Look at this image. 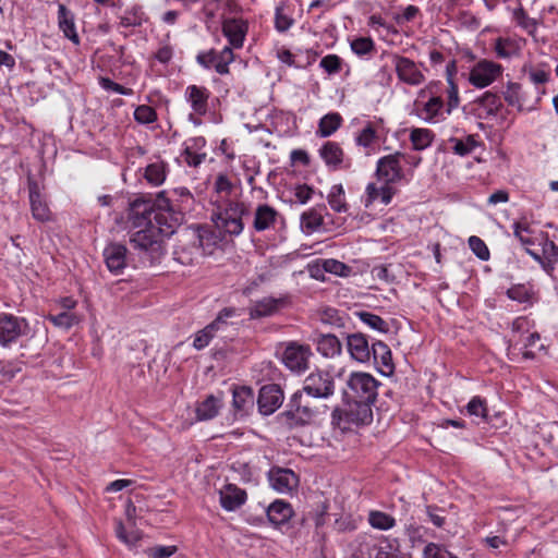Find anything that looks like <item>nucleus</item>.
I'll use <instances>...</instances> for the list:
<instances>
[{
  "mask_svg": "<svg viewBox=\"0 0 558 558\" xmlns=\"http://www.w3.org/2000/svg\"><path fill=\"white\" fill-rule=\"evenodd\" d=\"M531 331V323L526 317H517L511 325V337L509 345V354L517 350V347L521 343V338Z\"/></svg>",
  "mask_w": 558,
  "mask_h": 558,
  "instance_id": "58836bf2",
  "label": "nucleus"
},
{
  "mask_svg": "<svg viewBox=\"0 0 558 558\" xmlns=\"http://www.w3.org/2000/svg\"><path fill=\"white\" fill-rule=\"evenodd\" d=\"M359 316L360 319L369 328L380 332L388 331V325L380 316L369 312H361Z\"/></svg>",
  "mask_w": 558,
  "mask_h": 558,
  "instance_id": "680f3d73",
  "label": "nucleus"
},
{
  "mask_svg": "<svg viewBox=\"0 0 558 558\" xmlns=\"http://www.w3.org/2000/svg\"><path fill=\"white\" fill-rule=\"evenodd\" d=\"M220 505L226 511H234L247 499L246 492L234 484L225 485L219 492Z\"/></svg>",
  "mask_w": 558,
  "mask_h": 558,
  "instance_id": "a878e982",
  "label": "nucleus"
},
{
  "mask_svg": "<svg viewBox=\"0 0 558 558\" xmlns=\"http://www.w3.org/2000/svg\"><path fill=\"white\" fill-rule=\"evenodd\" d=\"M47 319L51 322L56 327L63 329H70L81 322V317L77 314L68 311H63L56 315L49 314Z\"/></svg>",
  "mask_w": 558,
  "mask_h": 558,
  "instance_id": "864d4df0",
  "label": "nucleus"
},
{
  "mask_svg": "<svg viewBox=\"0 0 558 558\" xmlns=\"http://www.w3.org/2000/svg\"><path fill=\"white\" fill-rule=\"evenodd\" d=\"M459 105L460 96L454 87L446 90L440 82H429L417 92L414 112L424 122L436 124L445 121Z\"/></svg>",
  "mask_w": 558,
  "mask_h": 558,
  "instance_id": "f03ea898",
  "label": "nucleus"
},
{
  "mask_svg": "<svg viewBox=\"0 0 558 558\" xmlns=\"http://www.w3.org/2000/svg\"><path fill=\"white\" fill-rule=\"evenodd\" d=\"M395 547L387 538H380L368 548V558H395Z\"/></svg>",
  "mask_w": 558,
  "mask_h": 558,
  "instance_id": "603ef678",
  "label": "nucleus"
},
{
  "mask_svg": "<svg viewBox=\"0 0 558 558\" xmlns=\"http://www.w3.org/2000/svg\"><path fill=\"white\" fill-rule=\"evenodd\" d=\"M58 22L59 28L63 35L73 44L77 45L80 43V37L76 32L73 15L63 4L59 5Z\"/></svg>",
  "mask_w": 558,
  "mask_h": 558,
  "instance_id": "e433bc0d",
  "label": "nucleus"
},
{
  "mask_svg": "<svg viewBox=\"0 0 558 558\" xmlns=\"http://www.w3.org/2000/svg\"><path fill=\"white\" fill-rule=\"evenodd\" d=\"M128 228L130 243L143 258L154 263L162 255V243L175 232L168 214L155 211L149 199L136 197L129 203Z\"/></svg>",
  "mask_w": 558,
  "mask_h": 558,
  "instance_id": "f257e3e1",
  "label": "nucleus"
},
{
  "mask_svg": "<svg viewBox=\"0 0 558 558\" xmlns=\"http://www.w3.org/2000/svg\"><path fill=\"white\" fill-rule=\"evenodd\" d=\"M515 23L523 28L529 35H534L537 29V22L530 17L523 9H517L513 12Z\"/></svg>",
  "mask_w": 558,
  "mask_h": 558,
  "instance_id": "13d9d810",
  "label": "nucleus"
},
{
  "mask_svg": "<svg viewBox=\"0 0 558 558\" xmlns=\"http://www.w3.org/2000/svg\"><path fill=\"white\" fill-rule=\"evenodd\" d=\"M206 140L203 136H195L184 142L185 161L191 167L199 166L206 158Z\"/></svg>",
  "mask_w": 558,
  "mask_h": 558,
  "instance_id": "c85d7f7f",
  "label": "nucleus"
},
{
  "mask_svg": "<svg viewBox=\"0 0 558 558\" xmlns=\"http://www.w3.org/2000/svg\"><path fill=\"white\" fill-rule=\"evenodd\" d=\"M316 351L326 359H335L342 352L340 340L331 333H320L313 339Z\"/></svg>",
  "mask_w": 558,
  "mask_h": 558,
  "instance_id": "c756f323",
  "label": "nucleus"
},
{
  "mask_svg": "<svg viewBox=\"0 0 558 558\" xmlns=\"http://www.w3.org/2000/svg\"><path fill=\"white\" fill-rule=\"evenodd\" d=\"M512 228L514 236L521 242L522 245H533L539 240V236H534V230L525 218L514 221Z\"/></svg>",
  "mask_w": 558,
  "mask_h": 558,
  "instance_id": "37998d69",
  "label": "nucleus"
},
{
  "mask_svg": "<svg viewBox=\"0 0 558 558\" xmlns=\"http://www.w3.org/2000/svg\"><path fill=\"white\" fill-rule=\"evenodd\" d=\"M355 409H350L348 420L355 424H369L373 421L372 405L375 402H353Z\"/></svg>",
  "mask_w": 558,
  "mask_h": 558,
  "instance_id": "ea45409f",
  "label": "nucleus"
},
{
  "mask_svg": "<svg viewBox=\"0 0 558 558\" xmlns=\"http://www.w3.org/2000/svg\"><path fill=\"white\" fill-rule=\"evenodd\" d=\"M392 198L391 187L385 183L381 186H377L375 183H368L365 189V195L363 203L366 208L371 207L375 202H380L384 205H388Z\"/></svg>",
  "mask_w": 558,
  "mask_h": 558,
  "instance_id": "7c9ffc66",
  "label": "nucleus"
},
{
  "mask_svg": "<svg viewBox=\"0 0 558 558\" xmlns=\"http://www.w3.org/2000/svg\"><path fill=\"white\" fill-rule=\"evenodd\" d=\"M410 141L415 150H424L434 141V133L429 129L415 128L411 130Z\"/></svg>",
  "mask_w": 558,
  "mask_h": 558,
  "instance_id": "49530a36",
  "label": "nucleus"
},
{
  "mask_svg": "<svg viewBox=\"0 0 558 558\" xmlns=\"http://www.w3.org/2000/svg\"><path fill=\"white\" fill-rule=\"evenodd\" d=\"M424 558H458L445 547L435 543H428L423 550Z\"/></svg>",
  "mask_w": 558,
  "mask_h": 558,
  "instance_id": "774afa93",
  "label": "nucleus"
},
{
  "mask_svg": "<svg viewBox=\"0 0 558 558\" xmlns=\"http://www.w3.org/2000/svg\"><path fill=\"white\" fill-rule=\"evenodd\" d=\"M523 71L529 74L530 81L534 85L545 84L549 81L550 72L545 70L543 66H532L525 64Z\"/></svg>",
  "mask_w": 558,
  "mask_h": 558,
  "instance_id": "bf43d9fd",
  "label": "nucleus"
},
{
  "mask_svg": "<svg viewBox=\"0 0 558 558\" xmlns=\"http://www.w3.org/2000/svg\"><path fill=\"white\" fill-rule=\"evenodd\" d=\"M116 535L117 537L129 547H133L141 539L142 535L138 530L132 529L131 531H126L125 526L122 522H117L116 524Z\"/></svg>",
  "mask_w": 558,
  "mask_h": 558,
  "instance_id": "6e6d98bb",
  "label": "nucleus"
},
{
  "mask_svg": "<svg viewBox=\"0 0 558 558\" xmlns=\"http://www.w3.org/2000/svg\"><path fill=\"white\" fill-rule=\"evenodd\" d=\"M345 386L344 393L352 402H376L380 383L369 373L352 372Z\"/></svg>",
  "mask_w": 558,
  "mask_h": 558,
  "instance_id": "7ed1b4c3",
  "label": "nucleus"
},
{
  "mask_svg": "<svg viewBox=\"0 0 558 558\" xmlns=\"http://www.w3.org/2000/svg\"><path fill=\"white\" fill-rule=\"evenodd\" d=\"M265 512L268 522L274 527H279L288 523L294 514L291 504L283 499H276L269 504L265 507Z\"/></svg>",
  "mask_w": 558,
  "mask_h": 558,
  "instance_id": "412c9836",
  "label": "nucleus"
},
{
  "mask_svg": "<svg viewBox=\"0 0 558 558\" xmlns=\"http://www.w3.org/2000/svg\"><path fill=\"white\" fill-rule=\"evenodd\" d=\"M269 486L279 494H290L299 486V476L290 469L272 466L267 472Z\"/></svg>",
  "mask_w": 558,
  "mask_h": 558,
  "instance_id": "4468645a",
  "label": "nucleus"
},
{
  "mask_svg": "<svg viewBox=\"0 0 558 558\" xmlns=\"http://www.w3.org/2000/svg\"><path fill=\"white\" fill-rule=\"evenodd\" d=\"M335 389V379L331 374L315 369L305 377L301 391L312 398L328 399L333 396Z\"/></svg>",
  "mask_w": 558,
  "mask_h": 558,
  "instance_id": "6e6552de",
  "label": "nucleus"
},
{
  "mask_svg": "<svg viewBox=\"0 0 558 558\" xmlns=\"http://www.w3.org/2000/svg\"><path fill=\"white\" fill-rule=\"evenodd\" d=\"M537 242L542 252L537 253L536 251L526 247V253L541 265L542 269L547 275L553 277L558 265V245L543 233L539 234V240Z\"/></svg>",
  "mask_w": 558,
  "mask_h": 558,
  "instance_id": "f8f14e48",
  "label": "nucleus"
},
{
  "mask_svg": "<svg viewBox=\"0 0 558 558\" xmlns=\"http://www.w3.org/2000/svg\"><path fill=\"white\" fill-rule=\"evenodd\" d=\"M504 73V66L493 60L481 59L464 74L470 85L482 89L496 82Z\"/></svg>",
  "mask_w": 558,
  "mask_h": 558,
  "instance_id": "0eeeda50",
  "label": "nucleus"
},
{
  "mask_svg": "<svg viewBox=\"0 0 558 558\" xmlns=\"http://www.w3.org/2000/svg\"><path fill=\"white\" fill-rule=\"evenodd\" d=\"M168 166L165 161L157 159L145 167L144 178L151 186L161 185L167 178Z\"/></svg>",
  "mask_w": 558,
  "mask_h": 558,
  "instance_id": "4c0bfd02",
  "label": "nucleus"
},
{
  "mask_svg": "<svg viewBox=\"0 0 558 558\" xmlns=\"http://www.w3.org/2000/svg\"><path fill=\"white\" fill-rule=\"evenodd\" d=\"M290 304V298L288 295H281L279 298L265 296L256 301L250 307V317L253 319L272 316L278 313L281 308L287 307Z\"/></svg>",
  "mask_w": 558,
  "mask_h": 558,
  "instance_id": "dca6fc26",
  "label": "nucleus"
},
{
  "mask_svg": "<svg viewBox=\"0 0 558 558\" xmlns=\"http://www.w3.org/2000/svg\"><path fill=\"white\" fill-rule=\"evenodd\" d=\"M388 134V129L381 118H375L367 121L365 125L356 133L354 141L355 144L363 148L365 155L371 156L378 151L379 143L385 140Z\"/></svg>",
  "mask_w": 558,
  "mask_h": 558,
  "instance_id": "423d86ee",
  "label": "nucleus"
},
{
  "mask_svg": "<svg viewBox=\"0 0 558 558\" xmlns=\"http://www.w3.org/2000/svg\"><path fill=\"white\" fill-rule=\"evenodd\" d=\"M347 350L350 357L359 363L365 364L371 361L372 345L362 333H351L347 337Z\"/></svg>",
  "mask_w": 558,
  "mask_h": 558,
  "instance_id": "5701e85b",
  "label": "nucleus"
},
{
  "mask_svg": "<svg viewBox=\"0 0 558 558\" xmlns=\"http://www.w3.org/2000/svg\"><path fill=\"white\" fill-rule=\"evenodd\" d=\"M128 248L120 243H110L104 250V258L107 268L114 275H119L126 267Z\"/></svg>",
  "mask_w": 558,
  "mask_h": 558,
  "instance_id": "aec40b11",
  "label": "nucleus"
},
{
  "mask_svg": "<svg viewBox=\"0 0 558 558\" xmlns=\"http://www.w3.org/2000/svg\"><path fill=\"white\" fill-rule=\"evenodd\" d=\"M525 43V39L521 37H498L494 40L493 49L498 58L511 59L521 54Z\"/></svg>",
  "mask_w": 558,
  "mask_h": 558,
  "instance_id": "6ab92c4d",
  "label": "nucleus"
},
{
  "mask_svg": "<svg viewBox=\"0 0 558 558\" xmlns=\"http://www.w3.org/2000/svg\"><path fill=\"white\" fill-rule=\"evenodd\" d=\"M541 341V337L536 331H530L521 338V343L517 347L523 357L526 360L533 359L535 356L533 349L534 348H543L542 344H538Z\"/></svg>",
  "mask_w": 558,
  "mask_h": 558,
  "instance_id": "09e8293b",
  "label": "nucleus"
},
{
  "mask_svg": "<svg viewBox=\"0 0 558 558\" xmlns=\"http://www.w3.org/2000/svg\"><path fill=\"white\" fill-rule=\"evenodd\" d=\"M294 20L292 17V11L286 1H280L275 9V28L279 33H284L291 28Z\"/></svg>",
  "mask_w": 558,
  "mask_h": 558,
  "instance_id": "a19ab883",
  "label": "nucleus"
},
{
  "mask_svg": "<svg viewBox=\"0 0 558 558\" xmlns=\"http://www.w3.org/2000/svg\"><path fill=\"white\" fill-rule=\"evenodd\" d=\"M289 412L302 422H308L315 416V411L304 400L303 391H296L292 395L289 402Z\"/></svg>",
  "mask_w": 558,
  "mask_h": 558,
  "instance_id": "72a5a7b5",
  "label": "nucleus"
},
{
  "mask_svg": "<svg viewBox=\"0 0 558 558\" xmlns=\"http://www.w3.org/2000/svg\"><path fill=\"white\" fill-rule=\"evenodd\" d=\"M372 356L377 369L383 375H390L393 373L395 365L392 362V353L385 342L375 341L372 343L371 357Z\"/></svg>",
  "mask_w": 558,
  "mask_h": 558,
  "instance_id": "bb28decb",
  "label": "nucleus"
},
{
  "mask_svg": "<svg viewBox=\"0 0 558 558\" xmlns=\"http://www.w3.org/2000/svg\"><path fill=\"white\" fill-rule=\"evenodd\" d=\"M134 119L141 124H150L157 120L155 109L147 105H141L134 110Z\"/></svg>",
  "mask_w": 558,
  "mask_h": 558,
  "instance_id": "0e129e2a",
  "label": "nucleus"
},
{
  "mask_svg": "<svg viewBox=\"0 0 558 558\" xmlns=\"http://www.w3.org/2000/svg\"><path fill=\"white\" fill-rule=\"evenodd\" d=\"M505 101L511 106L515 107L519 111L524 109V95L522 90V86L519 83L508 82L505 90L502 92Z\"/></svg>",
  "mask_w": 558,
  "mask_h": 558,
  "instance_id": "a18cd8bd",
  "label": "nucleus"
},
{
  "mask_svg": "<svg viewBox=\"0 0 558 558\" xmlns=\"http://www.w3.org/2000/svg\"><path fill=\"white\" fill-rule=\"evenodd\" d=\"M342 59L337 54H327L319 62V66L329 75L338 74L342 70Z\"/></svg>",
  "mask_w": 558,
  "mask_h": 558,
  "instance_id": "e2e57ef3",
  "label": "nucleus"
},
{
  "mask_svg": "<svg viewBox=\"0 0 558 558\" xmlns=\"http://www.w3.org/2000/svg\"><path fill=\"white\" fill-rule=\"evenodd\" d=\"M222 408V398L209 395L196 407L195 413L198 421H208L216 417Z\"/></svg>",
  "mask_w": 558,
  "mask_h": 558,
  "instance_id": "f704fd0d",
  "label": "nucleus"
},
{
  "mask_svg": "<svg viewBox=\"0 0 558 558\" xmlns=\"http://www.w3.org/2000/svg\"><path fill=\"white\" fill-rule=\"evenodd\" d=\"M210 92L199 85H189L184 90V99L189 104L192 111L198 114H206L208 112V100Z\"/></svg>",
  "mask_w": 558,
  "mask_h": 558,
  "instance_id": "4be33fe9",
  "label": "nucleus"
},
{
  "mask_svg": "<svg viewBox=\"0 0 558 558\" xmlns=\"http://www.w3.org/2000/svg\"><path fill=\"white\" fill-rule=\"evenodd\" d=\"M193 202V195L186 187H178L171 192L169 198L163 197V192L159 194L158 206L167 211L177 209H186Z\"/></svg>",
  "mask_w": 558,
  "mask_h": 558,
  "instance_id": "b1692460",
  "label": "nucleus"
},
{
  "mask_svg": "<svg viewBox=\"0 0 558 558\" xmlns=\"http://www.w3.org/2000/svg\"><path fill=\"white\" fill-rule=\"evenodd\" d=\"M351 49L356 56L366 57L374 51L375 45L369 37H359L352 40Z\"/></svg>",
  "mask_w": 558,
  "mask_h": 558,
  "instance_id": "052dcab7",
  "label": "nucleus"
},
{
  "mask_svg": "<svg viewBox=\"0 0 558 558\" xmlns=\"http://www.w3.org/2000/svg\"><path fill=\"white\" fill-rule=\"evenodd\" d=\"M32 335V328L25 317L16 316L10 313L0 314V345L10 348L16 344L22 338H28Z\"/></svg>",
  "mask_w": 558,
  "mask_h": 558,
  "instance_id": "39448f33",
  "label": "nucleus"
},
{
  "mask_svg": "<svg viewBox=\"0 0 558 558\" xmlns=\"http://www.w3.org/2000/svg\"><path fill=\"white\" fill-rule=\"evenodd\" d=\"M279 218L278 211L267 205H258L254 211L253 228L257 232L274 229Z\"/></svg>",
  "mask_w": 558,
  "mask_h": 558,
  "instance_id": "cd10ccee",
  "label": "nucleus"
},
{
  "mask_svg": "<svg viewBox=\"0 0 558 558\" xmlns=\"http://www.w3.org/2000/svg\"><path fill=\"white\" fill-rule=\"evenodd\" d=\"M392 64L400 82L410 86H418L425 81L421 66L413 60L400 54H393Z\"/></svg>",
  "mask_w": 558,
  "mask_h": 558,
  "instance_id": "ddd939ff",
  "label": "nucleus"
},
{
  "mask_svg": "<svg viewBox=\"0 0 558 558\" xmlns=\"http://www.w3.org/2000/svg\"><path fill=\"white\" fill-rule=\"evenodd\" d=\"M234 61V53L231 47H223L220 51L208 49L199 51L196 56V62L205 70L214 69L218 74L229 73V65Z\"/></svg>",
  "mask_w": 558,
  "mask_h": 558,
  "instance_id": "9d476101",
  "label": "nucleus"
},
{
  "mask_svg": "<svg viewBox=\"0 0 558 558\" xmlns=\"http://www.w3.org/2000/svg\"><path fill=\"white\" fill-rule=\"evenodd\" d=\"M29 203L34 219L40 222L49 221L51 219V211L46 201L38 192L36 184L29 186Z\"/></svg>",
  "mask_w": 558,
  "mask_h": 558,
  "instance_id": "473e14b6",
  "label": "nucleus"
},
{
  "mask_svg": "<svg viewBox=\"0 0 558 558\" xmlns=\"http://www.w3.org/2000/svg\"><path fill=\"white\" fill-rule=\"evenodd\" d=\"M320 266L326 272L340 277H348L351 274V268L348 265L333 258L320 259Z\"/></svg>",
  "mask_w": 558,
  "mask_h": 558,
  "instance_id": "5fc2aeb1",
  "label": "nucleus"
},
{
  "mask_svg": "<svg viewBox=\"0 0 558 558\" xmlns=\"http://www.w3.org/2000/svg\"><path fill=\"white\" fill-rule=\"evenodd\" d=\"M342 123V117L338 112H330L320 118L316 135L319 137H328L332 135Z\"/></svg>",
  "mask_w": 558,
  "mask_h": 558,
  "instance_id": "79ce46f5",
  "label": "nucleus"
},
{
  "mask_svg": "<svg viewBox=\"0 0 558 558\" xmlns=\"http://www.w3.org/2000/svg\"><path fill=\"white\" fill-rule=\"evenodd\" d=\"M312 356L313 352L308 344L290 341L284 345L281 361L291 372L302 374L308 369Z\"/></svg>",
  "mask_w": 558,
  "mask_h": 558,
  "instance_id": "1a4fd4ad",
  "label": "nucleus"
},
{
  "mask_svg": "<svg viewBox=\"0 0 558 558\" xmlns=\"http://www.w3.org/2000/svg\"><path fill=\"white\" fill-rule=\"evenodd\" d=\"M449 143L451 144L452 151L459 156H468L478 146V142L473 135H468L464 138L452 137L449 140Z\"/></svg>",
  "mask_w": 558,
  "mask_h": 558,
  "instance_id": "8fccbe9b",
  "label": "nucleus"
},
{
  "mask_svg": "<svg viewBox=\"0 0 558 558\" xmlns=\"http://www.w3.org/2000/svg\"><path fill=\"white\" fill-rule=\"evenodd\" d=\"M469 246L471 248V251L482 260H488L489 259V250L487 247V245L485 244V242L476 236V235H472L469 238Z\"/></svg>",
  "mask_w": 558,
  "mask_h": 558,
  "instance_id": "338daca9",
  "label": "nucleus"
},
{
  "mask_svg": "<svg viewBox=\"0 0 558 558\" xmlns=\"http://www.w3.org/2000/svg\"><path fill=\"white\" fill-rule=\"evenodd\" d=\"M474 111L480 119L488 120L495 118L502 104L499 97L490 92H485L473 102Z\"/></svg>",
  "mask_w": 558,
  "mask_h": 558,
  "instance_id": "393cba45",
  "label": "nucleus"
},
{
  "mask_svg": "<svg viewBox=\"0 0 558 558\" xmlns=\"http://www.w3.org/2000/svg\"><path fill=\"white\" fill-rule=\"evenodd\" d=\"M326 207L324 205L313 207L304 211L301 216V227L307 234L319 231L324 225V215Z\"/></svg>",
  "mask_w": 558,
  "mask_h": 558,
  "instance_id": "2f4dec72",
  "label": "nucleus"
},
{
  "mask_svg": "<svg viewBox=\"0 0 558 558\" xmlns=\"http://www.w3.org/2000/svg\"><path fill=\"white\" fill-rule=\"evenodd\" d=\"M367 521L373 529L379 531H388L396 525V519L392 515L379 510L369 511Z\"/></svg>",
  "mask_w": 558,
  "mask_h": 558,
  "instance_id": "de8ad7c7",
  "label": "nucleus"
},
{
  "mask_svg": "<svg viewBox=\"0 0 558 558\" xmlns=\"http://www.w3.org/2000/svg\"><path fill=\"white\" fill-rule=\"evenodd\" d=\"M239 316L240 312L235 307H225L218 313L217 317L208 325L217 335L218 332L226 331L228 327L232 325V319Z\"/></svg>",
  "mask_w": 558,
  "mask_h": 558,
  "instance_id": "c03bdc74",
  "label": "nucleus"
},
{
  "mask_svg": "<svg viewBox=\"0 0 558 558\" xmlns=\"http://www.w3.org/2000/svg\"><path fill=\"white\" fill-rule=\"evenodd\" d=\"M319 157L329 170L345 169L350 166L344 151L337 142L327 141L318 149Z\"/></svg>",
  "mask_w": 558,
  "mask_h": 558,
  "instance_id": "f3484780",
  "label": "nucleus"
},
{
  "mask_svg": "<svg viewBox=\"0 0 558 558\" xmlns=\"http://www.w3.org/2000/svg\"><path fill=\"white\" fill-rule=\"evenodd\" d=\"M245 210L244 204L240 202L227 201L218 205L214 214L216 227L229 235L241 234L244 229L242 217Z\"/></svg>",
  "mask_w": 558,
  "mask_h": 558,
  "instance_id": "20e7f679",
  "label": "nucleus"
},
{
  "mask_svg": "<svg viewBox=\"0 0 558 558\" xmlns=\"http://www.w3.org/2000/svg\"><path fill=\"white\" fill-rule=\"evenodd\" d=\"M283 402V392L278 385L263 386L259 390L257 404L264 415L272 414Z\"/></svg>",
  "mask_w": 558,
  "mask_h": 558,
  "instance_id": "a211bd4d",
  "label": "nucleus"
},
{
  "mask_svg": "<svg viewBox=\"0 0 558 558\" xmlns=\"http://www.w3.org/2000/svg\"><path fill=\"white\" fill-rule=\"evenodd\" d=\"M214 191L217 194V202L223 201L233 191V184L227 174L219 173L214 182Z\"/></svg>",
  "mask_w": 558,
  "mask_h": 558,
  "instance_id": "4d7b16f0",
  "label": "nucleus"
},
{
  "mask_svg": "<svg viewBox=\"0 0 558 558\" xmlns=\"http://www.w3.org/2000/svg\"><path fill=\"white\" fill-rule=\"evenodd\" d=\"M222 34L228 39L229 45L233 49H241L248 32V22L242 17H227L222 21Z\"/></svg>",
  "mask_w": 558,
  "mask_h": 558,
  "instance_id": "2eb2a0df",
  "label": "nucleus"
},
{
  "mask_svg": "<svg viewBox=\"0 0 558 558\" xmlns=\"http://www.w3.org/2000/svg\"><path fill=\"white\" fill-rule=\"evenodd\" d=\"M403 154L395 153L378 159L376 173L385 183H398L401 181L409 182L405 171L401 167V158Z\"/></svg>",
  "mask_w": 558,
  "mask_h": 558,
  "instance_id": "9b49d317",
  "label": "nucleus"
},
{
  "mask_svg": "<svg viewBox=\"0 0 558 558\" xmlns=\"http://www.w3.org/2000/svg\"><path fill=\"white\" fill-rule=\"evenodd\" d=\"M327 199L332 210L337 213H345L348 210L344 196V189L342 184L332 185L328 193Z\"/></svg>",
  "mask_w": 558,
  "mask_h": 558,
  "instance_id": "3c124183",
  "label": "nucleus"
},
{
  "mask_svg": "<svg viewBox=\"0 0 558 558\" xmlns=\"http://www.w3.org/2000/svg\"><path fill=\"white\" fill-rule=\"evenodd\" d=\"M254 407V393L250 387L241 386L233 389V408L236 414L243 416Z\"/></svg>",
  "mask_w": 558,
  "mask_h": 558,
  "instance_id": "c9c22d12",
  "label": "nucleus"
},
{
  "mask_svg": "<svg viewBox=\"0 0 558 558\" xmlns=\"http://www.w3.org/2000/svg\"><path fill=\"white\" fill-rule=\"evenodd\" d=\"M215 336H216V333L213 331L211 327L209 325H207L206 327L198 330L194 335L193 347L196 350H203L210 343V341L214 339Z\"/></svg>",
  "mask_w": 558,
  "mask_h": 558,
  "instance_id": "69168bd1",
  "label": "nucleus"
}]
</instances>
